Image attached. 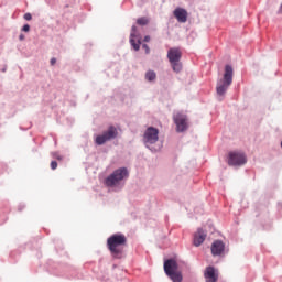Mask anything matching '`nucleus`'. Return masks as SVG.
Returning <instances> with one entry per match:
<instances>
[{"instance_id": "21", "label": "nucleus", "mask_w": 282, "mask_h": 282, "mask_svg": "<svg viewBox=\"0 0 282 282\" xmlns=\"http://www.w3.org/2000/svg\"><path fill=\"white\" fill-rule=\"evenodd\" d=\"M22 32H30V26H29V24H25V25L22 28Z\"/></svg>"}, {"instance_id": "15", "label": "nucleus", "mask_w": 282, "mask_h": 282, "mask_svg": "<svg viewBox=\"0 0 282 282\" xmlns=\"http://www.w3.org/2000/svg\"><path fill=\"white\" fill-rule=\"evenodd\" d=\"M144 78L148 83H155V80H158V74L155 73V70L150 69L145 73Z\"/></svg>"}, {"instance_id": "10", "label": "nucleus", "mask_w": 282, "mask_h": 282, "mask_svg": "<svg viewBox=\"0 0 282 282\" xmlns=\"http://www.w3.org/2000/svg\"><path fill=\"white\" fill-rule=\"evenodd\" d=\"M130 45L133 46L135 52H138L140 50V45H142V36L138 33V28L135 25L131 29Z\"/></svg>"}, {"instance_id": "12", "label": "nucleus", "mask_w": 282, "mask_h": 282, "mask_svg": "<svg viewBox=\"0 0 282 282\" xmlns=\"http://www.w3.org/2000/svg\"><path fill=\"white\" fill-rule=\"evenodd\" d=\"M219 279V271L215 267H207L205 270L206 282H217Z\"/></svg>"}, {"instance_id": "18", "label": "nucleus", "mask_w": 282, "mask_h": 282, "mask_svg": "<svg viewBox=\"0 0 282 282\" xmlns=\"http://www.w3.org/2000/svg\"><path fill=\"white\" fill-rule=\"evenodd\" d=\"M52 155H53V158H55L56 160H63V156H61L58 152H53Z\"/></svg>"}, {"instance_id": "6", "label": "nucleus", "mask_w": 282, "mask_h": 282, "mask_svg": "<svg viewBox=\"0 0 282 282\" xmlns=\"http://www.w3.org/2000/svg\"><path fill=\"white\" fill-rule=\"evenodd\" d=\"M118 128L110 126L107 130H105L101 134H98L95 138V144L98 147H102V144H107V142H111V140H116L118 138Z\"/></svg>"}, {"instance_id": "9", "label": "nucleus", "mask_w": 282, "mask_h": 282, "mask_svg": "<svg viewBox=\"0 0 282 282\" xmlns=\"http://www.w3.org/2000/svg\"><path fill=\"white\" fill-rule=\"evenodd\" d=\"M174 124H176L177 133H184L188 131V117L182 112H177L173 116Z\"/></svg>"}, {"instance_id": "4", "label": "nucleus", "mask_w": 282, "mask_h": 282, "mask_svg": "<svg viewBox=\"0 0 282 282\" xmlns=\"http://www.w3.org/2000/svg\"><path fill=\"white\" fill-rule=\"evenodd\" d=\"M124 243H127V237H124L122 234H115L107 240L108 249L113 257L122 254V246H124Z\"/></svg>"}, {"instance_id": "13", "label": "nucleus", "mask_w": 282, "mask_h": 282, "mask_svg": "<svg viewBox=\"0 0 282 282\" xmlns=\"http://www.w3.org/2000/svg\"><path fill=\"white\" fill-rule=\"evenodd\" d=\"M173 15L178 21V23H186L188 21V11L184 8H176Z\"/></svg>"}, {"instance_id": "7", "label": "nucleus", "mask_w": 282, "mask_h": 282, "mask_svg": "<svg viewBox=\"0 0 282 282\" xmlns=\"http://www.w3.org/2000/svg\"><path fill=\"white\" fill-rule=\"evenodd\" d=\"M167 58L172 65L173 72L176 74H180L182 72V52H180V48H170L167 52Z\"/></svg>"}, {"instance_id": "22", "label": "nucleus", "mask_w": 282, "mask_h": 282, "mask_svg": "<svg viewBox=\"0 0 282 282\" xmlns=\"http://www.w3.org/2000/svg\"><path fill=\"white\" fill-rule=\"evenodd\" d=\"M149 41H151V36H149V35L144 36V42L149 43Z\"/></svg>"}, {"instance_id": "11", "label": "nucleus", "mask_w": 282, "mask_h": 282, "mask_svg": "<svg viewBox=\"0 0 282 282\" xmlns=\"http://www.w3.org/2000/svg\"><path fill=\"white\" fill-rule=\"evenodd\" d=\"M212 254L213 257H223L226 254V245L221 240H216L212 243Z\"/></svg>"}, {"instance_id": "19", "label": "nucleus", "mask_w": 282, "mask_h": 282, "mask_svg": "<svg viewBox=\"0 0 282 282\" xmlns=\"http://www.w3.org/2000/svg\"><path fill=\"white\" fill-rule=\"evenodd\" d=\"M24 19H25V21H32V14L31 13H25Z\"/></svg>"}, {"instance_id": "20", "label": "nucleus", "mask_w": 282, "mask_h": 282, "mask_svg": "<svg viewBox=\"0 0 282 282\" xmlns=\"http://www.w3.org/2000/svg\"><path fill=\"white\" fill-rule=\"evenodd\" d=\"M142 47L145 51V54H149L151 52V48H149V45L143 44Z\"/></svg>"}, {"instance_id": "24", "label": "nucleus", "mask_w": 282, "mask_h": 282, "mask_svg": "<svg viewBox=\"0 0 282 282\" xmlns=\"http://www.w3.org/2000/svg\"><path fill=\"white\" fill-rule=\"evenodd\" d=\"M19 39H20V41H25V35L20 34Z\"/></svg>"}, {"instance_id": "5", "label": "nucleus", "mask_w": 282, "mask_h": 282, "mask_svg": "<svg viewBox=\"0 0 282 282\" xmlns=\"http://www.w3.org/2000/svg\"><path fill=\"white\" fill-rule=\"evenodd\" d=\"M177 261L170 259L164 262V272L167 274L173 282L182 281V273L178 270Z\"/></svg>"}, {"instance_id": "1", "label": "nucleus", "mask_w": 282, "mask_h": 282, "mask_svg": "<svg viewBox=\"0 0 282 282\" xmlns=\"http://www.w3.org/2000/svg\"><path fill=\"white\" fill-rule=\"evenodd\" d=\"M127 180H129V170L127 167H119L106 177L105 184L108 188H113V191H122Z\"/></svg>"}, {"instance_id": "23", "label": "nucleus", "mask_w": 282, "mask_h": 282, "mask_svg": "<svg viewBox=\"0 0 282 282\" xmlns=\"http://www.w3.org/2000/svg\"><path fill=\"white\" fill-rule=\"evenodd\" d=\"M51 65H56V58L55 57L51 58Z\"/></svg>"}, {"instance_id": "17", "label": "nucleus", "mask_w": 282, "mask_h": 282, "mask_svg": "<svg viewBox=\"0 0 282 282\" xmlns=\"http://www.w3.org/2000/svg\"><path fill=\"white\" fill-rule=\"evenodd\" d=\"M51 169H52L53 171H56V169H58V163H57L56 161H52V162H51Z\"/></svg>"}, {"instance_id": "16", "label": "nucleus", "mask_w": 282, "mask_h": 282, "mask_svg": "<svg viewBox=\"0 0 282 282\" xmlns=\"http://www.w3.org/2000/svg\"><path fill=\"white\" fill-rule=\"evenodd\" d=\"M138 25H147L149 23V20L147 18H140L137 20Z\"/></svg>"}, {"instance_id": "8", "label": "nucleus", "mask_w": 282, "mask_h": 282, "mask_svg": "<svg viewBox=\"0 0 282 282\" xmlns=\"http://www.w3.org/2000/svg\"><path fill=\"white\" fill-rule=\"evenodd\" d=\"M227 162L229 166H243V164L247 162L246 153L241 151L229 152Z\"/></svg>"}, {"instance_id": "2", "label": "nucleus", "mask_w": 282, "mask_h": 282, "mask_svg": "<svg viewBox=\"0 0 282 282\" xmlns=\"http://www.w3.org/2000/svg\"><path fill=\"white\" fill-rule=\"evenodd\" d=\"M234 75H235V70L232 69V66L226 65L223 77L219 78L216 84V97H217V100H219L220 102L221 100H224V98H226L228 88L230 87V85H232Z\"/></svg>"}, {"instance_id": "3", "label": "nucleus", "mask_w": 282, "mask_h": 282, "mask_svg": "<svg viewBox=\"0 0 282 282\" xmlns=\"http://www.w3.org/2000/svg\"><path fill=\"white\" fill-rule=\"evenodd\" d=\"M160 140V130L154 127H149L144 132L142 137V142L147 149L150 151H158L155 148V144H158V141Z\"/></svg>"}, {"instance_id": "14", "label": "nucleus", "mask_w": 282, "mask_h": 282, "mask_svg": "<svg viewBox=\"0 0 282 282\" xmlns=\"http://www.w3.org/2000/svg\"><path fill=\"white\" fill-rule=\"evenodd\" d=\"M206 237L207 234L206 231H204V229L199 228L195 235H194V246H196V248H199V246L206 241Z\"/></svg>"}]
</instances>
